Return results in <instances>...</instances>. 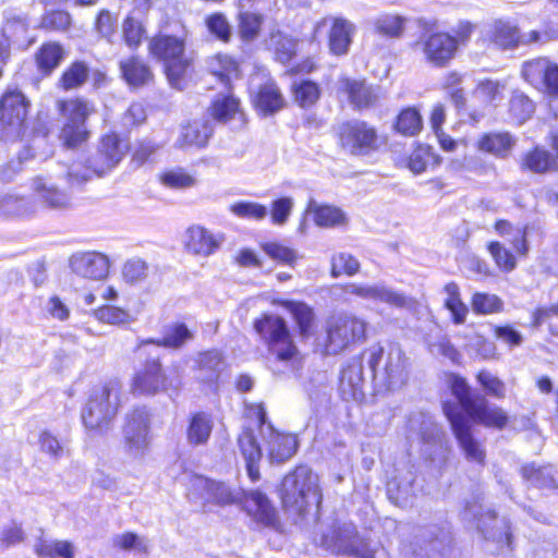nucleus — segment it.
I'll use <instances>...</instances> for the list:
<instances>
[{
	"mask_svg": "<svg viewBox=\"0 0 558 558\" xmlns=\"http://www.w3.org/2000/svg\"><path fill=\"white\" fill-rule=\"evenodd\" d=\"M191 496L203 506L208 504L225 506L241 502L255 521L264 525H272L276 521L275 508L260 490L233 492L223 483L204 476H195L191 484Z\"/></svg>",
	"mask_w": 558,
	"mask_h": 558,
	"instance_id": "obj_1",
	"label": "nucleus"
},
{
	"mask_svg": "<svg viewBox=\"0 0 558 558\" xmlns=\"http://www.w3.org/2000/svg\"><path fill=\"white\" fill-rule=\"evenodd\" d=\"M129 149L126 142L117 134L102 136L96 151L88 158V165L73 162L62 173L70 186H81L93 175L101 177L111 171L124 157Z\"/></svg>",
	"mask_w": 558,
	"mask_h": 558,
	"instance_id": "obj_2",
	"label": "nucleus"
},
{
	"mask_svg": "<svg viewBox=\"0 0 558 558\" xmlns=\"http://www.w3.org/2000/svg\"><path fill=\"white\" fill-rule=\"evenodd\" d=\"M280 497L284 509L304 515L310 507H319L322 489L319 477L306 465H299L288 473L281 483Z\"/></svg>",
	"mask_w": 558,
	"mask_h": 558,
	"instance_id": "obj_3",
	"label": "nucleus"
},
{
	"mask_svg": "<svg viewBox=\"0 0 558 558\" xmlns=\"http://www.w3.org/2000/svg\"><path fill=\"white\" fill-rule=\"evenodd\" d=\"M254 329L264 340L270 356L284 366L294 368L301 357L287 322L276 314H264L254 322Z\"/></svg>",
	"mask_w": 558,
	"mask_h": 558,
	"instance_id": "obj_4",
	"label": "nucleus"
},
{
	"mask_svg": "<svg viewBox=\"0 0 558 558\" xmlns=\"http://www.w3.org/2000/svg\"><path fill=\"white\" fill-rule=\"evenodd\" d=\"M122 384L112 379L95 388L82 411V420L89 430L109 429L121 405Z\"/></svg>",
	"mask_w": 558,
	"mask_h": 558,
	"instance_id": "obj_5",
	"label": "nucleus"
},
{
	"mask_svg": "<svg viewBox=\"0 0 558 558\" xmlns=\"http://www.w3.org/2000/svg\"><path fill=\"white\" fill-rule=\"evenodd\" d=\"M364 354L374 376L388 389H396L405 384L409 363L398 344H389L386 350L380 345H372Z\"/></svg>",
	"mask_w": 558,
	"mask_h": 558,
	"instance_id": "obj_6",
	"label": "nucleus"
},
{
	"mask_svg": "<svg viewBox=\"0 0 558 558\" xmlns=\"http://www.w3.org/2000/svg\"><path fill=\"white\" fill-rule=\"evenodd\" d=\"M460 517L465 523L472 524L483 539L496 544L497 550L510 547L511 533L508 519L498 518L494 510L485 508L477 499L465 501Z\"/></svg>",
	"mask_w": 558,
	"mask_h": 558,
	"instance_id": "obj_7",
	"label": "nucleus"
},
{
	"mask_svg": "<svg viewBox=\"0 0 558 558\" xmlns=\"http://www.w3.org/2000/svg\"><path fill=\"white\" fill-rule=\"evenodd\" d=\"M485 37L497 49L512 51L520 47L546 45L555 39V34L550 29H531L522 33L515 23L500 19L488 26Z\"/></svg>",
	"mask_w": 558,
	"mask_h": 558,
	"instance_id": "obj_8",
	"label": "nucleus"
},
{
	"mask_svg": "<svg viewBox=\"0 0 558 558\" xmlns=\"http://www.w3.org/2000/svg\"><path fill=\"white\" fill-rule=\"evenodd\" d=\"M320 544L337 555L356 558H389L385 548H371L369 544L359 535L352 524L331 526L323 533Z\"/></svg>",
	"mask_w": 558,
	"mask_h": 558,
	"instance_id": "obj_9",
	"label": "nucleus"
},
{
	"mask_svg": "<svg viewBox=\"0 0 558 558\" xmlns=\"http://www.w3.org/2000/svg\"><path fill=\"white\" fill-rule=\"evenodd\" d=\"M29 101L17 90H7L0 98V138L4 142L24 141Z\"/></svg>",
	"mask_w": 558,
	"mask_h": 558,
	"instance_id": "obj_10",
	"label": "nucleus"
},
{
	"mask_svg": "<svg viewBox=\"0 0 558 558\" xmlns=\"http://www.w3.org/2000/svg\"><path fill=\"white\" fill-rule=\"evenodd\" d=\"M149 52L165 63L169 83L178 89L183 88V77L189 66L184 57V43L175 36L158 35L149 41Z\"/></svg>",
	"mask_w": 558,
	"mask_h": 558,
	"instance_id": "obj_11",
	"label": "nucleus"
},
{
	"mask_svg": "<svg viewBox=\"0 0 558 558\" xmlns=\"http://www.w3.org/2000/svg\"><path fill=\"white\" fill-rule=\"evenodd\" d=\"M366 322L353 314H340L327 322V353L337 354L350 344L364 340Z\"/></svg>",
	"mask_w": 558,
	"mask_h": 558,
	"instance_id": "obj_12",
	"label": "nucleus"
},
{
	"mask_svg": "<svg viewBox=\"0 0 558 558\" xmlns=\"http://www.w3.org/2000/svg\"><path fill=\"white\" fill-rule=\"evenodd\" d=\"M260 426V433L265 440L267 458L271 464H282L291 459L298 450V439L292 434L276 430L271 424H266V412L262 405L253 409Z\"/></svg>",
	"mask_w": 558,
	"mask_h": 558,
	"instance_id": "obj_13",
	"label": "nucleus"
},
{
	"mask_svg": "<svg viewBox=\"0 0 558 558\" xmlns=\"http://www.w3.org/2000/svg\"><path fill=\"white\" fill-rule=\"evenodd\" d=\"M521 77L538 92L558 98V63L548 57H535L521 64Z\"/></svg>",
	"mask_w": 558,
	"mask_h": 558,
	"instance_id": "obj_14",
	"label": "nucleus"
},
{
	"mask_svg": "<svg viewBox=\"0 0 558 558\" xmlns=\"http://www.w3.org/2000/svg\"><path fill=\"white\" fill-rule=\"evenodd\" d=\"M444 412L464 458L469 462L484 464L486 451L484 445L474 437L470 421L450 404H444Z\"/></svg>",
	"mask_w": 558,
	"mask_h": 558,
	"instance_id": "obj_15",
	"label": "nucleus"
},
{
	"mask_svg": "<svg viewBox=\"0 0 558 558\" xmlns=\"http://www.w3.org/2000/svg\"><path fill=\"white\" fill-rule=\"evenodd\" d=\"M341 289L344 294L385 303L395 308H410L414 304L413 299L385 283L349 282Z\"/></svg>",
	"mask_w": 558,
	"mask_h": 558,
	"instance_id": "obj_16",
	"label": "nucleus"
},
{
	"mask_svg": "<svg viewBox=\"0 0 558 558\" xmlns=\"http://www.w3.org/2000/svg\"><path fill=\"white\" fill-rule=\"evenodd\" d=\"M338 136L341 146L353 155H364L377 147V132L365 121L342 123Z\"/></svg>",
	"mask_w": 558,
	"mask_h": 558,
	"instance_id": "obj_17",
	"label": "nucleus"
},
{
	"mask_svg": "<svg viewBox=\"0 0 558 558\" xmlns=\"http://www.w3.org/2000/svg\"><path fill=\"white\" fill-rule=\"evenodd\" d=\"M175 375H166L158 361L148 362L144 369L138 372L134 379L132 389L134 392L154 395L169 388L177 389L180 387L181 380L177 368Z\"/></svg>",
	"mask_w": 558,
	"mask_h": 558,
	"instance_id": "obj_18",
	"label": "nucleus"
},
{
	"mask_svg": "<svg viewBox=\"0 0 558 558\" xmlns=\"http://www.w3.org/2000/svg\"><path fill=\"white\" fill-rule=\"evenodd\" d=\"M149 414L145 409H136L126 416L123 439L126 451L138 456L148 447Z\"/></svg>",
	"mask_w": 558,
	"mask_h": 558,
	"instance_id": "obj_19",
	"label": "nucleus"
},
{
	"mask_svg": "<svg viewBox=\"0 0 558 558\" xmlns=\"http://www.w3.org/2000/svg\"><path fill=\"white\" fill-rule=\"evenodd\" d=\"M340 97H345L354 109H366L379 99V88L368 85L364 80L340 76L336 84Z\"/></svg>",
	"mask_w": 558,
	"mask_h": 558,
	"instance_id": "obj_20",
	"label": "nucleus"
},
{
	"mask_svg": "<svg viewBox=\"0 0 558 558\" xmlns=\"http://www.w3.org/2000/svg\"><path fill=\"white\" fill-rule=\"evenodd\" d=\"M417 45L421 46L425 60L438 68L448 64L458 50V39L447 33L430 34Z\"/></svg>",
	"mask_w": 558,
	"mask_h": 558,
	"instance_id": "obj_21",
	"label": "nucleus"
},
{
	"mask_svg": "<svg viewBox=\"0 0 558 558\" xmlns=\"http://www.w3.org/2000/svg\"><path fill=\"white\" fill-rule=\"evenodd\" d=\"M57 175L51 173L37 175L32 180V190L40 204L49 209L64 210L71 207V196L60 190L54 180Z\"/></svg>",
	"mask_w": 558,
	"mask_h": 558,
	"instance_id": "obj_22",
	"label": "nucleus"
},
{
	"mask_svg": "<svg viewBox=\"0 0 558 558\" xmlns=\"http://www.w3.org/2000/svg\"><path fill=\"white\" fill-rule=\"evenodd\" d=\"M5 22L0 31V60L4 61L10 56L11 44L25 45L28 43V21L23 14L13 11L5 12Z\"/></svg>",
	"mask_w": 558,
	"mask_h": 558,
	"instance_id": "obj_23",
	"label": "nucleus"
},
{
	"mask_svg": "<svg viewBox=\"0 0 558 558\" xmlns=\"http://www.w3.org/2000/svg\"><path fill=\"white\" fill-rule=\"evenodd\" d=\"M225 242L222 233H213L202 226H192L185 232V248L204 257L213 255Z\"/></svg>",
	"mask_w": 558,
	"mask_h": 558,
	"instance_id": "obj_24",
	"label": "nucleus"
},
{
	"mask_svg": "<svg viewBox=\"0 0 558 558\" xmlns=\"http://www.w3.org/2000/svg\"><path fill=\"white\" fill-rule=\"evenodd\" d=\"M70 267L76 275L100 280L109 272V259L106 255L97 252L77 253L70 258Z\"/></svg>",
	"mask_w": 558,
	"mask_h": 558,
	"instance_id": "obj_25",
	"label": "nucleus"
},
{
	"mask_svg": "<svg viewBox=\"0 0 558 558\" xmlns=\"http://www.w3.org/2000/svg\"><path fill=\"white\" fill-rule=\"evenodd\" d=\"M330 24L329 49L336 56L345 54L352 41L354 26L351 22L342 17H325L317 27Z\"/></svg>",
	"mask_w": 558,
	"mask_h": 558,
	"instance_id": "obj_26",
	"label": "nucleus"
},
{
	"mask_svg": "<svg viewBox=\"0 0 558 558\" xmlns=\"http://www.w3.org/2000/svg\"><path fill=\"white\" fill-rule=\"evenodd\" d=\"M517 137L508 131L487 132L476 142L478 150L499 159L508 158L517 145Z\"/></svg>",
	"mask_w": 558,
	"mask_h": 558,
	"instance_id": "obj_27",
	"label": "nucleus"
},
{
	"mask_svg": "<svg viewBox=\"0 0 558 558\" xmlns=\"http://www.w3.org/2000/svg\"><path fill=\"white\" fill-rule=\"evenodd\" d=\"M305 213L312 216L314 223L319 228L331 229L347 226L349 219L345 213L333 205L322 204L310 198Z\"/></svg>",
	"mask_w": 558,
	"mask_h": 558,
	"instance_id": "obj_28",
	"label": "nucleus"
},
{
	"mask_svg": "<svg viewBox=\"0 0 558 558\" xmlns=\"http://www.w3.org/2000/svg\"><path fill=\"white\" fill-rule=\"evenodd\" d=\"M238 446L246 463V471L252 481L260 477L258 462L262 458V449L256 441L252 428L245 427L238 437Z\"/></svg>",
	"mask_w": 558,
	"mask_h": 558,
	"instance_id": "obj_29",
	"label": "nucleus"
},
{
	"mask_svg": "<svg viewBox=\"0 0 558 558\" xmlns=\"http://www.w3.org/2000/svg\"><path fill=\"white\" fill-rule=\"evenodd\" d=\"M254 107L264 114L275 113L283 108L284 98L277 84L269 80L252 93Z\"/></svg>",
	"mask_w": 558,
	"mask_h": 558,
	"instance_id": "obj_30",
	"label": "nucleus"
},
{
	"mask_svg": "<svg viewBox=\"0 0 558 558\" xmlns=\"http://www.w3.org/2000/svg\"><path fill=\"white\" fill-rule=\"evenodd\" d=\"M363 365L360 359H352L342 371L340 391L344 399L360 400L363 397Z\"/></svg>",
	"mask_w": 558,
	"mask_h": 558,
	"instance_id": "obj_31",
	"label": "nucleus"
},
{
	"mask_svg": "<svg viewBox=\"0 0 558 558\" xmlns=\"http://www.w3.org/2000/svg\"><path fill=\"white\" fill-rule=\"evenodd\" d=\"M225 366L223 356L219 351L203 352L197 359L196 379L211 386L218 381Z\"/></svg>",
	"mask_w": 558,
	"mask_h": 558,
	"instance_id": "obj_32",
	"label": "nucleus"
},
{
	"mask_svg": "<svg viewBox=\"0 0 558 558\" xmlns=\"http://www.w3.org/2000/svg\"><path fill=\"white\" fill-rule=\"evenodd\" d=\"M468 415L475 422L488 427L502 428L507 422V414L498 407H488L484 397H478Z\"/></svg>",
	"mask_w": 558,
	"mask_h": 558,
	"instance_id": "obj_33",
	"label": "nucleus"
},
{
	"mask_svg": "<svg viewBox=\"0 0 558 558\" xmlns=\"http://www.w3.org/2000/svg\"><path fill=\"white\" fill-rule=\"evenodd\" d=\"M120 70L125 82L133 87L148 85L154 78L150 68L137 57L121 60Z\"/></svg>",
	"mask_w": 558,
	"mask_h": 558,
	"instance_id": "obj_34",
	"label": "nucleus"
},
{
	"mask_svg": "<svg viewBox=\"0 0 558 558\" xmlns=\"http://www.w3.org/2000/svg\"><path fill=\"white\" fill-rule=\"evenodd\" d=\"M35 204L32 199L13 193L0 192V217L19 218L35 213Z\"/></svg>",
	"mask_w": 558,
	"mask_h": 558,
	"instance_id": "obj_35",
	"label": "nucleus"
},
{
	"mask_svg": "<svg viewBox=\"0 0 558 558\" xmlns=\"http://www.w3.org/2000/svg\"><path fill=\"white\" fill-rule=\"evenodd\" d=\"M47 145V140L45 136H33L31 140H27V144L23 146L22 150L17 154V160H11L0 172V177L4 181H11L13 175L17 173L22 169V163L25 160L35 157L37 154L34 150L39 147Z\"/></svg>",
	"mask_w": 558,
	"mask_h": 558,
	"instance_id": "obj_36",
	"label": "nucleus"
},
{
	"mask_svg": "<svg viewBox=\"0 0 558 558\" xmlns=\"http://www.w3.org/2000/svg\"><path fill=\"white\" fill-rule=\"evenodd\" d=\"M64 57L65 51L61 45L57 43H46L39 48L35 59L38 69L45 74H50L60 65Z\"/></svg>",
	"mask_w": 558,
	"mask_h": 558,
	"instance_id": "obj_37",
	"label": "nucleus"
},
{
	"mask_svg": "<svg viewBox=\"0 0 558 558\" xmlns=\"http://www.w3.org/2000/svg\"><path fill=\"white\" fill-rule=\"evenodd\" d=\"M210 135L211 128L208 122L194 121L182 128L178 144L180 147H203Z\"/></svg>",
	"mask_w": 558,
	"mask_h": 558,
	"instance_id": "obj_38",
	"label": "nucleus"
},
{
	"mask_svg": "<svg viewBox=\"0 0 558 558\" xmlns=\"http://www.w3.org/2000/svg\"><path fill=\"white\" fill-rule=\"evenodd\" d=\"M213 426L214 423L209 414L204 412L194 414L186 433L189 444L194 446L206 444L210 437Z\"/></svg>",
	"mask_w": 558,
	"mask_h": 558,
	"instance_id": "obj_39",
	"label": "nucleus"
},
{
	"mask_svg": "<svg viewBox=\"0 0 558 558\" xmlns=\"http://www.w3.org/2000/svg\"><path fill=\"white\" fill-rule=\"evenodd\" d=\"M417 425H420L418 434L425 442H433L439 449H442V433L429 417H426L423 413L412 414L409 418V428L415 430Z\"/></svg>",
	"mask_w": 558,
	"mask_h": 558,
	"instance_id": "obj_40",
	"label": "nucleus"
},
{
	"mask_svg": "<svg viewBox=\"0 0 558 558\" xmlns=\"http://www.w3.org/2000/svg\"><path fill=\"white\" fill-rule=\"evenodd\" d=\"M522 475L531 484L541 488H556L558 481L553 466L544 465L536 466L535 464H529L522 468Z\"/></svg>",
	"mask_w": 558,
	"mask_h": 558,
	"instance_id": "obj_41",
	"label": "nucleus"
},
{
	"mask_svg": "<svg viewBox=\"0 0 558 558\" xmlns=\"http://www.w3.org/2000/svg\"><path fill=\"white\" fill-rule=\"evenodd\" d=\"M508 110L512 121L522 124L533 116L535 105L523 92L514 90L509 100Z\"/></svg>",
	"mask_w": 558,
	"mask_h": 558,
	"instance_id": "obj_42",
	"label": "nucleus"
},
{
	"mask_svg": "<svg viewBox=\"0 0 558 558\" xmlns=\"http://www.w3.org/2000/svg\"><path fill=\"white\" fill-rule=\"evenodd\" d=\"M88 76V65L84 61H75L64 70L58 86L64 90L76 89L87 82Z\"/></svg>",
	"mask_w": 558,
	"mask_h": 558,
	"instance_id": "obj_43",
	"label": "nucleus"
},
{
	"mask_svg": "<svg viewBox=\"0 0 558 558\" xmlns=\"http://www.w3.org/2000/svg\"><path fill=\"white\" fill-rule=\"evenodd\" d=\"M208 69L225 85H229L230 81L239 75L238 63L232 58L225 54L211 57L208 61Z\"/></svg>",
	"mask_w": 558,
	"mask_h": 558,
	"instance_id": "obj_44",
	"label": "nucleus"
},
{
	"mask_svg": "<svg viewBox=\"0 0 558 558\" xmlns=\"http://www.w3.org/2000/svg\"><path fill=\"white\" fill-rule=\"evenodd\" d=\"M34 549L40 558H74V547L66 541L39 539Z\"/></svg>",
	"mask_w": 558,
	"mask_h": 558,
	"instance_id": "obj_45",
	"label": "nucleus"
},
{
	"mask_svg": "<svg viewBox=\"0 0 558 558\" xmlns=\"http://www.w3.org/2000/svg\"><path fill=\"white\" fill-rule=\"evenodd\" d=\"M194 338V332L186 325L177 323L170 326L160 340H147L146 343H157L167 348L179 349Z\"/></svg>",
	"mask_w": 558,
	"mask_h": 558,
	"instance_id": "obj_46",
	"label": "nucleus"
},
{
	"mask_svg": "<svg viewBox=\"0 0 558 558\" xmlns=\"http://www.w3.org/2000/svg\"><path fill=\"white\" fill-rule=\"evenodd\" d=\"M294 101L302 108H308L316 104L320 97V88L317 83L310 80L295 81L292 84Z\"/></svg>",
	"mask_w": 558,
	"mask_h": 558,
	"instance_id": "obj_47",
	"label": "nucleus"
},
{
	"mask_svg": "<svg viewBox=\"0 0 558 558\" xmlns=\"http://www.w3.org/2000/svg\"><path fill=\"white\" fill-rule=\"evenodd\" d=\"M59 109L64 114L69 123L81 124H85V120L94 111L93 106L81 98L60 101Z\"/></svg>",
	"mask_w": 558,
	"mask_h": 558,
	"instance_id": "obj_48",
	"label": "nucleus"
},
{
	"mask_svg": "<svg viewBox=\"0 0 558 558\" xmlns=\"http://www.w3.org/2000/svg\"><path fill=\"white\" fill-rule=\"evenodd\" d=\"M555 159L543 148L536 147L522 158V167L536 173H544L555 168Z\"/></svg>",
	"mask_w": 558,
	"mask_h": 558,
	"instance_id": "obj_49",
	"label": "nucleus"
},
{
	"mask_svg": "<svg viewBox=\"0 0 558 558\" xmlns=\"http://www.w3.org/2000/svg\"><path fill=\"white\" fill-rule=\"evenodd\" d=\"M440 159L427 145H418L409 157L408 167L413 173L424 172L428 166H439Z\"/></svg>",
	"mask_w": 558,
	"mask_h": 558,
	"instance_id": "obj_50",
	"label": "nucleus"
},
{
	"mask_svg": "<svg viewBox=\"0 0 558 558\" xmlns=\"http://www.w3.org/2000/svg\"><path fill=\"white\" fill-rule=\"evenodd\" d=\"M495 230L511 242L519 254H526L525 229L513 227L507 220H499L495 223Z\"/></svg>",
	"mask_w": 558,
	"mask_h": 558,
	"instance_id": "obj_51",
	"label": "nucleus"
},
{
	"mask_svg": "<svg viewBox=\"0 0 558 558\" xmlns=\"http://www.w3.org/2000/svg\"><path fill=\"white\" fill-rule=\"evenodd\" d=\"M429 352L435 356H442L451 362H458L460 354L446 335H429L427 338Z\"/></svg>",
	"mask_w": 558,
	"mask_h": 558,
	"instance_id": "obj_52",
	"label": "nucleus"
},
{
	"mask_svg": "<svg viewBox=\"0 0 558 558\" xmlns=\"http://www.w3.org/2000/svg\"><path fill=\"white\" fill-rule=\"evenodd\" d=\"M39 451L53 461H59L65 451L62 441L50 430H40L37 438Z\"/></svg>",
	"mask_w": 558,
	"mask_h": 558,
	"instance_id": "obj_53",
	"label": "nucleus"
},
{
	"mask_svg": "<svg viewBox=\"0 0 558 558\" xmlns=\"http://www.w3.org/2000/svg\"><path fill=\"white\" fill-rule=\"evenodd\" d=\"M263 16L250 10H240L239 33L242 39L251 41L255 39L260 31Z\"/></svg>",
	"mask_w": 558,
	"mask_h": 558,
	"instance_id": "obj_54",
	"label": "nucleus"
},
{
	"mask_svg": "<svg viewBox=\"0 0 558 558\" xmlns=\"http://www.w3.org/2000/svg\"><path fill=\"white\" fill-rule=\"evenodd\" d=\"M506 85L498 81H481L473 90V97L483 104H493L504 96Z\"/></svg>",
	"mask_w": 558,
	"mask_h": 558,
	"instance_id": "obj_55",
	"label": "nucleus"
},
{
	"mask_svg": "<svg viewBox=\"0 0 558 558\" xmlns=\"http://www.w3.org/2000/svg\"><path fill=\"white\" fill-rule=\"evenodd\" d=\"M284 306L292 314L301 336H308L314 319L312 308L304 303L291 301L286 302Z\"/></svg>",
	"mask_w": 558,
	"mask_h": 558,
	"instance_id": "obj_56",
	"label": "nucleus"
},
{
	"mask_svg": "<svg viewBox=\"0 0 558 558\" xmlns=\"http://www.w3.org/2000/svg\"><path fill=\"white\" fill-rule=\"evenodd\" d=\"M422 117L415 108L403 109L396 122V129L399 133L413 136L417 134L422 129Z\"/></svg>",
	"mask_w": 558,
	"mask_h": 558,
	"instance_id": "obj_57",
	"label": "nucleus"
},
{
	"mask_svg": "<svg viewBox=\"0 0 558 558\" xmlns=\"http://www.w3.org/2000/svg\"><path fill=\"white\" fill-rule=\"evenodd\" d=\"M407 20L400 15L385 14L376 19L374 25L378 34L387 37H400Z\"/></svg>",
	"mask_w": 558,
	"mask_h": 558,
	"instance_id": "obj_58",
	"label": "nucleus"
},
{
	"mask_svg": "<svg viewBox=\"0 0 558 558\" xmlns=\"http://www.w3.org/2000/svg\"><path fill=\"white\" fill-rule=\"evenodd\" d=\"M270 46L275 50L276 59L281 63L289 62L295 53V41L279 32L271 35Z\"/></svg>",
	"mask_w": 558,
	"mask_h": 558,
	"instance_id": "obj_59",
	"label": "nucleus"
},
{
	"mask_svg": "<svg viewBox=\"0 0 558 558\" xmlns=\"http://www.w3.org/2000/svg\"><path fill=\"white\" fill-rule=\"evenodd\" d=\"M145 29L141 21L134 16H128L122 24V36L125 45L136 49L144 37Z\"/></svg>",
	"mask_w": 558,
	"mask_h": 558,
	"instance_id": "obj_60",
	"label": "nucleus"
},
{
	"mask_svg": "<svg viewBox=\"0 0 558 558\" xmlns=\"http://www.w3.org/2000/svg\"><path fill=\"white\" fill-rule=\"evenodd\" d=\"M94 316L99 322L110 325H122L133 320L128 311L111 305H105L95 310Z\"/></svg>",
	"mask_w": 558,
	"mask_h": 558,
	"instance_id": "obj_61",
	"label": "nucleus"
},
{
	"mask_svg": "<svg viewBox=\"0 0 558 558\" xmlns=\"http://www.w3.org/2000/svg\"><path fill=\"white\" fill-rule=\"evenodd\" d=\"M230 211L239 218L255 220H263L268 214L267 207L256 202L233 203Z\"/></svg>",
	"mask_w": 558,
	"mask_h": 558,
	"instance_id": "obj_62",
	"label": "nucleus"
},
{
	"mask_svg": "<svg viewBox=\"0 0 558 558\" xmlns=\"http://www.w3.org/2000/svg\"><path fill=\"white\" fill-rule=\"evenodd\" d=\"M360 270L359 260L348 253H339L331 259V275L337 278L342 274L353 276Z\"/></svg>",
	"mask_w": 558,
	"mask_h": 558,
	"instance_id": "obj_63",
	"label": "nucleus"
},
{
	"mask_svg": "<svg viewBox=\"0 0 558 558\" xmlns=\"http://www.w3.org/2000/svg\"><path fill=\"white\" fill-rule=\"evenodd\" d=\"M149 266L142 258H131L123 265L122 276L129 283H137L148 277Z\"/></svg>",
	"mask_w": 558,
	"mask_h": 558,
	"instance_id": "obj_64",
	"label": "nucleus"
}]
</instances>
